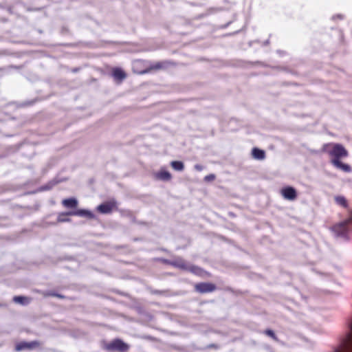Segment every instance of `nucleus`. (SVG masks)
<instances>
[{
	"instance_id": "nucleus-1",
	"label": "nucleus",
	"mask_w": 352,
	"mask_h": 352,
	"mask_svg": "<svg viewBox=\"0 0 352 352\" xmlns=\"http://www.w3.org/2000/svg\"><path fill=\"white\" fill-rule=\"evenodd\" d=\"M322 150L329 155L330 162L334 167L344 173L351 171V166L341 161L342 158L347 157L349 155L348 151L343 145L338 143H329L323 146Z\"/></svg>"
},
{
	"instance_id": "nucleus-2",
	"label": "nucleus",
	"mask_w": 352,
	"mask_h": 352,
	"mask_svg": "<svg viewBox=\"0 0 352 352\" xmlns=\"http://www.w3.org/2000/svg\"><path fill=\"white\" fill-rule=\"evenodd\" d=\"M350 331L332 352H352V319L349 322Z\"/></svg>"
},
{
	"instance_id": "nucleus-3",
	"label": "nucleus",
	"mask_w": 352,
	"mask_h": 352,
	"mask_svg": "<svg viewBox=\"0 0 352 352\" xmlns=\"http://www.w3.org/2000/svg\"><path fill=\"white\" fill-rule=\"evenodd\" d=\"M103 349L109 352H127L129 346L120 338H116L111 342L105 343Z\"/></svg>"
},
{
	"instance_id": "nucleus-4",
	"label": "nucleus",
	"mask_w": 352,
	"mask_h": 352,
	"mask_svg": "<svg viewBox=\"0 0 352 352\" xmlns=\"http://www.w3.org/2000/svg\"><path fill=\"white\" fill-rule=\"evenodd\" d=\"M177 65V63L173 60H162L158 61L156 63H154L153 64H151L148 68L140 72L139 74H147L153 71H159V70H163L166 69L169 67H175Z\"/></svg>"
},
{
	"instance_id": "nucleus-5",
	"label": "nucleus",
	"mask_w": 352,
	"mask_h": 352,
	"mask_svg": "<svg viewBox=\"0 0 352 352\" xmlns=\"http://www.w3.org/2000/svg\"><path fill=\"white\" fill-rule=\"evenodd\" d=\"M41 345L39 341L34 340L31 342L22 341L16 343L14 346L16 351H32L38 349Z\"/></svg>"
},
{
	"instance_id": "nucleus-6",
	"label": "nucleus",
	"mask_w": 352,
	"mask_h": 352,
	"mask_svg": "<svg viewBox=\"0 0 352 352\" xmlns=\"http://www.w3.org/2000/svg\"><path fill=\"white\" fill-rule=\"evenodd\" d=\"M118 209L117 202L114 199L100 204L96 210L101 214H110Z\"/></svg>"
},
{
	"instance_id": "nucleus-7",
	"label": "nucleus",
	"mask_w": 352,
	"mask_h": 352,
	"mask_svg": "<svg viewBox=\"0 0 352 352\" xmlns=\"http://www.w3.org/2000/svg\"><path fill=\"white\" fill-rule=\"evenodd\" d=\"M195 290L200 294L211 293L217 289V287L212 283H199L195 285Z\"/></svg>"
},
{
	"instance_id": "nucleus-8",
	"label": "nucleus",
	"mask_w": 352,
	"mask_h": 352,
	"mask_svg": "<svg viewBox=\"0 0 352 352\" xmlns=\"http://www.w3.org/2000/svg\"><path fill=\"white\" fill-rule=\"evenodd\" d=\"M281 195L284 199L293 201L297 197V192L294 188L291 186H287L283 188L280 190Z\"/></svg>"
},
{
	"instance_id": "nucleus-9",
	"label": "nucleus",
	"mask_w": 352,
	"mask_h": 352,
	"mask_svg": "<svg viewBox=\"0 0 352 352\" xmlns=\"http://www.w3.org/2000/svg\"><path fill=\"white\" fill-rule=\"evenodd\" d=\"M112 77L118 82H121L126 78V74L120 67H113L111 69Z\"/></svg>"
},
{
	"instance_id": "nucleus-10",
	"label": "nucleus",
	"mask_w": 352,
	"mask_h": 352,
	"mask_svg": "<svg viewBox=\"0 0 352 352\" xmlns=\"http://www.w3.org/2000/svg\"><path fill=\"white\" fill-rule=\"evenodd\" d=\"M352 221V218L348 220H346L338 225L334 226V230L337 232L339 234L344 235L347 233L349 230V223Z\"/></svg>"
},
{
	"instance_id": "nucleus-11",
	"label": "nucleus",
	"mask_w": 352,
	"mask_h": 352,
	"mask_svg": "<svg viewBox=\"0 0 352 352\" xmlns=\"http://www.w3.org/2000/svg\"><path fill=\"white\" fill-rule=\"evenodd\" d=\"M62 205L68 209H75L77 208L78 202L74 197L65 199L62 201Z\"/></svg>"
},
{
	"instance_id": "nucleus-12",
	"label": "nucleus",
	"mask_w": 352,
	"mask_h": 352,
	"mask_svg": "<svg viewBox=\"0 0 352 352\" xmlns=\"http://www.w3.org/2000/svg\"><path fill=\"white\" fill-rule=\"evenodd\" d=\"M71 214L72 216L85 217L88 219H94L95 217L91 211L84 209L71 211Z\"/></svg>"
},
{
	"instance_id": "nucleus-13",
	"label": "nucleus",
	"mask_w": 352,
	"mask_h": 352,
	"mask_svg": "<svg viewBox=\"0 0 352 352\" xmlns=\"http://www.w3.org/2000/svg\"><path fill=\"white\" fill-rule=\"evenodd\" d=\"M155 177L162 181H170L172 178L171 174L166 170L161 168L156 174Z\"/></svg>"
},
{
	"instance_id": "nucleus-14",
	"label": "nucleus",
	"mask_w": 352,
	"mask_h": 352,
	"mask_svg": "<svg viewBox=\"0 0 352 352\" xmlns=\"http://www.w3.org/2000/svg\"><path fill=\"white\" fill-rule=\"evenodd\" d=\"M12 301L16 304L26 305L31 301V298L23 296H15L12 298Z\"/></svg>"
},
{
	"instance_id": "nucleus-15",
	"label": "nucleus",
	"mask_w": 352,
	"mask_h": 352,
	"mask_svg": "<svg viewBox=\"0 0 352 352\" xmlns=\"http://www.w3.org/2000/svg\"><path fill=\"white\" fill-rule=\"evenodd\" d=\"M187 263L182 258H177L173 261L172 266L179 268L182 270H186L187 268Z\"/></svg>"
},
{
	"instance_id": "nucleus-16",
	"label": "nucleus",
	"mask_w": 352,
	"mask_h": 352,
	"mask_svg": "<svg viewBox=\"0 0 352 352\" xmlns=\"http://www.w3.org/2000/svg\"><path fill=\"white\" fill-rule=\"evenodd\" d=\"M252 157L254 159L263 160L265 157V153L263 150L259 149L258 148H254L252 151Z\"/></svg>"
},
{
	"instance_id": "nucleus-17",
	"label": "nucleus",
	"mask_w": 352,
	"mask_h": 352,
	"mask_svg": "<svg viewBox=\"0 0 352 352\" xmlns=\"http://www.w3.org/2000/svg\"><path fill=\"white\" fill-rule=\"evenodd\" d=\"M67 216H72L71 211L59 213L57 217V223L70 222L71 219Z\"/></svg>"
},
{
	"instance_id": "nucleus-18",
	"label": "nucleus",
	"mask_w": 352,
	"mask_h": 352,
	"mask_svg": "<svg viewBox=\"0 0 352 352\" xmlns=\"http://www.w3.org/2000/svg\"><path fill=\"white\" fill-rule=\"evenodd\" d=\"M186 271H188L195 275L201 276L202 273L204 272V270L200 268L199 267L195 266V265H187V268L186 269Z\"/></svg>"
},
{
	"instance_id": "nucleus-19",
	"label": "nucleus",
	"mask_w": 352,
	"mask_h": 352,
	"mask_svg": "<svg viewBox=\"0 0 352 352\" xmlns=\"http://www.w3.org/2000/svg\"><path fill=\"white\" fill-rule=\"evenodd\" d=\"M38 292L41 293L44 297L54 296V297L58 298L60 299H65L66 298L65 296L60 294L56 293L55 292H53V291H47V292H40L39 291Z\"/></svg>"
},
{
	"instance_id": "nucleus-20",
	"label": "nucleus",
	"mask_w": 352,
	"mask_h": 352,
	"mask_svg": "<svg viewBox=\"0 0 352 352\" xmlns=\"http://www.w3.org/2000/svg\"><path fill=\"white\" fill-rule=\"evenodd\" d=\"M171 167L178 171H182L184 168V163L181 161H173L170 163Z\"/></svg>"
},
{
	"instance_id": "nucleus-21",
	"label": "nucleus",
	"mask_w": 352,
	"mask_h": 352,
	"mask_svg": "<svg viewBox=\"0 0 352 352\" xmlns=\"http://www.w3.org/2000/svg\"><path fill=\"white\" fill-rule=\"evenodd\" d=\"M335 200L338 205L344 208H346L348 206L347 201L343 196H337L335 197Z\"/></svg>"
},
{
	"instance_id": "nucleus-22",
	"label": "nucleus",
	"mask_w": 352,
	"mask_h": 352,
	"mask_svg": "<svg viewBox=\"0 0 352 352\" xmlns=\"http://www.w3.org/2000/svg\"><path fill=\"white\" fill-rule=\"evenodd\" d=\"M264 333L266 336L272 338L274 340H275V341L278 340L277 336H276V334L274 333V332L272 330H271V329H266V330L264 331Z\"/></svg>"
},
{
	"instance_id": "nucleus-23",
	"label": "nucleus",
	"mask_w": 352,
	"mask_h": 352,
	"mask_svg": "<svg viewBox=\"0 0 352 352\" xmlns=\"http://www.w3.org/2000/svg\"><path fill=\"white\" fill-rule=\"evenodd\" d=\"M215 175L214 174H210L204 177V181L206 182H212L215 179Z\"/></svg>"
},
{
	"instance_id": "nucleus-24",
	"label": "nucleus",
	"mask_w": 352,
	"mask_h": 352,
	"mask_svg": "<svg viewBox=\"0 0 352 352\" xmlns=\"http://www.w3.org/2000/svg\"><path fill=\"white\" fill-rule=\"evenodd\" d=\"M160 261L164 263V264H166V265H171L172 266V263H173V261H170V260H168V259H166V258H161Z\"/></svg>"
},
{
	"instance_id": "nucleus-25",
	"label": "nucleus",
	"mask_w": 352,
	"mask_h": 352,
	"mask_svg": "<svg viewBox=\"0 0 352 352\" xmlns=\"http://www.w3.org/2000/svg\"><path fill=\"white\" fill-rule=\"evenodd\" d=\"M195 168L196 170H197L199 171H201L203 169V166L201 165H199V164L195 165Z\"/></svg>"
}]
</instances>
